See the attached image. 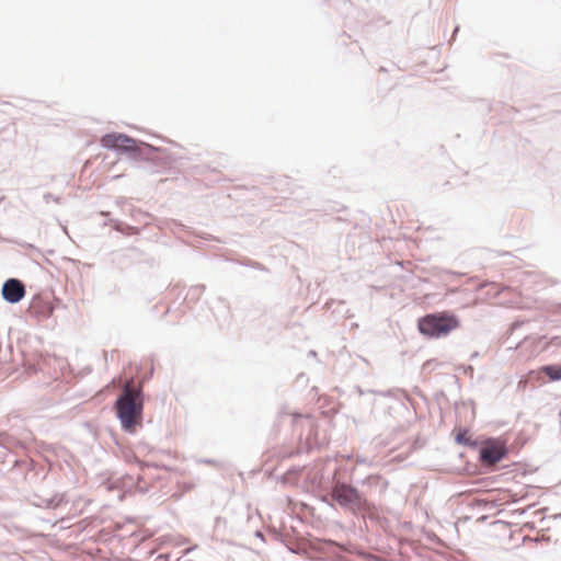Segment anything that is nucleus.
Returning <instances> with one entry per match:
<instances>
[{"mask_svg":"<svg viewBox=\"0 0 561 561\" xmlns=\"http://www.w3.org/2000/svg\"><path fill=\"white\" fill-rule=\"evenodd\" d=\"M420 332L432 339H440L459 328V319L450 312H436L419 319Z\"/></svg>","mask_w":561,"mask_h":561,"instance_id":"obj_2","label":"nucleus"},{"mask_svg":"<svg viewBox=\"0 0 561 561\" xmlns=\"http://www.w3.org/2000/svg\"><path fill=\"white\" fill-rule=\"evenodd\" d=\"M507 454L506 443L502 439H489L480 449V460L484 465H495Z\"/></svg>","mask_w":561,"mask_h":561,"instance_id":"obj_3","label":"nucleus"},{"mask_svg":"<svg viewBox=\"0 0 561 561\" xmlns=\"http://www.w3.org/2000/svg\"><path fill=\"white\" fill-rule=\"evenodd\" d=\"M541 371H543L552 381L561 380V364L543 366Z\"/></svg>","mask_w":561,"mask_h":561,"instance_id":"obj_7","label":"nucleus"},{"mask_svg":"<svg viewBox=\"0 0 561 561\" xmlns=\"http://www.w3.org/2000/svg\"><path fill=\"white\" fill-rule=\"evenodd\" d=\"M101 145L107 149H116L126 152H135L138 149L135 139L124 134H107L101 138Z\"/></svg>","mask_w":561,"mask_h":561,"instance_id":"obj_5","label":"nucleus"},{"mask_svg":"<svg viewBox=\"0 0 561 561\" xmlns=\"http://www.w3.org/2000/svg\"><path fill=\"white\" fill-rule=\"evenodd\" d=\"M456 440L460 444H467L468 443V438H467V431L466 430H459L457 435H456Z\"/></svg>","mask_w":561,"mask_h":561,"instance_id":"obj_8","label":"nucleus"},{"mask_svg":"<svg viewBox=\"0 0 561 561\" xmlns=\"http://www.w3.org/2000/svg\"><path fill=\"white\" fill-rule=\"evenodd\" d=\"M139 396V390L135 389L131 382H126L122 396L116 401L117 416L123 428L128 432H134L141 421L142 404Z\"/></svg>","mask_w":561,"mask_h":561,"instance_id":"obj_1","label":"nucleus"},{"mask_svg":"<svg viewBox=\"0 0 561 561\" xmlns=\"http://www.w3.org/2000/svg\"><path fill=\"white\" fill-rule=\"evenodd\" d=\"M1 294L5 301L16 304L24 298L25 286L16 278H9L4 282Z\"/></svg>","mask_w":561,"mask_h":561,"instance_id":"obj_6","label":"nucleus"},{"mask_svg":"<svg viewBox=\"0 0 561 561\" xmlns=\"http://www.w3.org/2000/svg\"><path fill=\"white\" fill-rule=\"evenodd\" d=\"M332 497L340 505L351 510H357L364 505V500L357 490L346 484H336L333 489Z\"/></svg>","mask_w":561,"mask_h":561,"instance_id":"obj_4","label":"nucleus"}]
</instances>
